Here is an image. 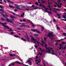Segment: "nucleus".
I'll return each mask as SVG.
<instances>
[{"mask_svg": "<svg viewBox=\"0 0 66 66\" xmlns=\"http://www.w3.org/2000/svg\"><path fill=\"white\" fill-rule=\"evenodd\" d=\"M51 54H52V55H55V53H53V52H52L51 53Z\"/></svg>", "mask_w": 66, "mask_h": 66, "instance_id": "c03bdc74", "label": "nucleus"}, {"mask_svg": "<svg viewBox=\"0 0 66 66\" xmlns=\"http://www.w3.org/2000/svg\"><path fill=\"white\" fill-rule=\"evenodd\" d=\"M56 10H58V11H60V10H59V9H55Z\"/></svg>", "mask_w": 66, "mask_h": 66, "instance_id": "6e6d98bb", "label": "nucleus"}, {"mask_svg": "<svg viewBox=\"0 0 66 66\" xmlns=\"http://www.w3.org/2000/svg\"><path fill=\"white\" fill-rule=\"evenodd\" d=\"M40 51H41V53H43L44 52V51H45V50L44 49L42 50V48H40Z\"/></svg>", "mask_w": 66, "mask_h": 66, "instance_id": "9b49d317", "label": "nucleus"}, {"mask_svg": "<svg viewBox=\"0 0 66 66\" xmlns=\"http://www.w3.org/2000/svg\"><path fill=\"white\" fill-rule=\"evenodd\" d=\"M53 34V32H49L48 33V35L47 36V37H49V36H52V37H53L54 36L53 35H52Z\"/></svg>", "mask_w": 66, "mask_h": 66, "instance_id": "39448f33", "label": "nucleus"}, {"mask_svg": "<svg viewBox=\"0 0 66 66\" xmlns=\"http://www.w3.org/2000/svg\"><path fill=\"white\" fill-rule=\"evenodd\" d=\"M35 36H38V35L36 34L35 35Z\"/></svg>", "mask_w": 66, "mask_h": 66, "instance_id": "680f3d73", "label": "nucleus"}, {"mask_svg": "<svg viewBox=\"0 0 66 66\" xmlns=\"http://www.w3.org/2000/svg\"><path fill=\"white\" fill-rule=\"evenodd\" d=\"M14 36H15V37H17V38H20V37L18 36V35H15Z\"/></svg>", "mask_w": 66, "mask_h": 66, "instance_id": "393cba45", "label": "nucleus"}, {"mask_svg": "<svg viewBox=\"0 0 66 66\" xmlns=\"http://www.w3.org/2000/svg\"><path fill=\"white\" fill-rule=\"evenodd\" d=\"M9 54L10 56H15L16 55L15 54Z\"/></svg>", "mask_w": 66, "mask_h": 66, "instance_id": "2eb2a0df", "label": "nucleus"}, {"mask_svg": "<svg viewBox=\"0 0 66 66\" xmlns=\"http://www.w3.org/2000/svg\"><path fill=\"white\" fill-rule=\"evenodd\" d=\"M42 9V10L44 12V13H48V14L49 15V13L51 14H52V12L49 11V9L50 10V9Z\"/></svg>", "mask_w": 66, "mask_h": 66, "instance_id": "7ed1b4c3", "label": "nucleus"}, {"mask_svg": "<svg viewBox=\"0 0 66 66\" xmlns=\"http://www.w3.org/2000/svg\"><path fill=\"white\" fill-rule=\"evenodd\" d=\"M1 20H4V19L3 18H1Z\"/></svg>", "mask_w": 66, "mask_h": 66, "instance_id": "de8ad7c7", "label": "nucleus"}, {"mask_svg": "<svg viewBox=\"0 0 66 66\" xmlns=\"http://www.w3.org/2000/svg\"><path fill=\"white\" fill-rule=\"evenodd\" d=\"M55 42H60V40H55Z\"/></svg>", "mask_w": 66, "mask_h": 66, "instance_id": "338daca9", "label": "nucleus"}, {"mask_svg": "<svg viewBox=\"0 0 66 66\" xmlns=\"http://www.w3.org/2000/svg\"><path fill=\"white\" fill-rule=\"evenodd\" d=\"M23 17V15L22 14H21L20 17Z\"/></svg>", "mask_w": 66, "mask_h": 66, "instance_id": "8fccbe9b", "label": "nucleus"}, {"mask_svg": "<svg viewBox=\"0 0 66 66\" xmlns=\"http://www.w3.org/2000/svg\"><path fill=\"white\" fill-rule=\"evenodd\" d=\"M45 47V48H46V49H47V45L46 44H45V45L44 46Z\"/></svg>", "mask_w": 66, "mask_h": 66, "instance_id": "2f4dec72", "label": "nucleus"}, {"mask_svg": "<svg viewBox=\"0 0 66 66\" xmlns=\"http://www.w3.org/2000/svg\"><path fill=\"white\" fill-rule=\"evenodd\" d=\"M0 11H1V12H3V11H4V10L3 9H0Z\"/></svg>", "mask_w": 66, "mask_h": 66, "instance_id": "c9c22d12", "label": "nucleus"}, {"mask_svg": "<svg viewBox=\"0 0 66 66\" xmlns=\"http://www.w3.org/2000/svg\"><path fill=\"white\" fill-rule=\"evenodd\" d=\"M46 39H47V37H45L44 39V40H45L46 41Z\"/></svg>", "mask_w": 66, "mask_h": 66, "instance_id": "58836bf2", "label": "nucleus"}, {"mask_svg": "<svg viewBox=\"0 0 66 66\" xmlns=\"http://www.w3.org/2000/svg\"><path fill=\"white\" fill-rule=\"evenodd\" d=\"M57 30H60V27H57Z\"/></svg>", "mask_w": 66, "mask_h": 66, "instance_id": "ea45409f", "label": "nucleus"}, {"mask_svg": "<svg viewBox=\"0 0 66 66\" xmlns=\"http://www.w3.org/2000/svg\"><path fill=\"white\" fill-rule=\"evenodd\" d=\"M15 63H17L18 64H21L22 65H23V63H21L20 62H19V61H16Z\"/></svg>", "mask_w": 66, "mask_h": 66, "instance_id": "ddd939ff", "label": "nucleus"}, {"mask_svg": "<svg viewBox=\"0 0 66 66\" xmlns=\"http://www.w3.org/2000/svg\"><path fill=\"white\" fill-rule=\"evenodd\" d=\"M50 10H51V11H53V12H55V13H57V11L55 10V11H53V10H51V9H50Z\"/></svg>", "mask_w": 66, "mask_h": 66, "instance_id": "4be33fe9", "label": "nucleus"}, {"mask_svg": "<svg viewBox=\"0 0 66 66\" xmlns=\"http://www.w3.org/2000/svg\"><path fill=\"white\" fill-rule=\"evenodd\" d=\"M56 15L58 16H61V15H60V14H57Z\"/></svg>", "mask_w": 66, "mask_h": 66, "instance_id": "5fc2aeb1", "label": "nucleus"}, {"mask_svg": "<svg viewBox=\"0 0 66 66\" xmlns=\"http://www.w3.org/2000/svg\"><path fill=\"white\" fill-rule=\"evenodd\" d=\"M27 62H29V65H32V62L31 61H30V60H28L27 61Z\"/></svg>", "mask_w": 66, "mask_h": 66, "instance_id": "4468645a", "label": "nucleus"}, {"mask_svg": "<svg viewBox=\"0 0 66 66\" xmlns=\"http://www.w3.org/2000/svg\"><path fill=\"white\" fill-rule=\"evenodd\" d=\"M42 28V30H43L44 29V27L43 26L42 27H41Z\"/></svg>", "mask_w": 66, "mask_h": 66, "instance_id": "37998d69", "label": "nucleus"}, {"mask_svg": "<svg viewBox=\"0 0 66 66\" xmlns=\"http://www.w3.org/2000/svg\"><path fill=\"white\" fill-rule=\"evenodd\" d=\"M53 21L54 22H56V21H55V19H54L53 20Z\"/></svg>", "mask_w": 66, "mask_h": 66, "instance_id": "052dcab7", "label": "nucleus"}, {"mask_svg": "<svg viewBox=\"0 0 66 66\" xmlns=\"http://www.w3.org/2000/svg\"><path fill=\"white\" fill-rule=\"evenodd\" d=\"M62 43L63 45H64V44H66L65 42H62Z\"/></svg>", "mask_w": 66, "mask_h": 66, "instance_id": "c85d7f7f", "label": "nucleus"}, {"mask_svg": "<svg viewBox=\"0 0 66 66\" xmlns=\"http://www.w3.org/2000/svg\"><path fill=\"white\" fill-rule=\"evenodd\" d=\"M2 15L6 19V21H7L8 22H11V23H13V22H14V18H16V17H15L13 15H10V16L11 18L12 19H9L8 18V15L7 14H6L5 15L3 14H2Z\"/></svg>", "mask_w": 66, "mask_h": 66, "instance_id": "f257e3e1", "label": "nucleus"}, {"mask_svg": "<svg viewBox=\"0 0 66 66\" xmlns=\"http://www.w3.org/2000/svg\"><path fill=\"white\" fill-rule=\"evenodd\" d=\"M38 55H40V56H41L42 55V53H38Z\"/></svg>", "mask_w": 66, "mask_h": 66, "instance_id": "c756f323", "label": "nucleus"}, {"mask_svg": "<svg viewBox=\"0 0 66 66\" xmlns=\"http://www.w3.org/2000/svg\"><path fill=\"white\" fill-rule=\"evenodd\" d=\"M22 39L23 40L24 42H26V39H23V38H22Z\"/></svg>", "mask_w": 66, "mask_h": 66, "instance_id": "bb28decb", "label": "nucleus"}, {"mask_svg": "<svg viewBox=\"0 0 66 66\" xmlns=\"http://www.w3.org/2000/svg\"><path fill=\"white\" fill-rule=\"evenodd\" d=\"M46 49H48L49 51H51L49 49V48H46Z\"/></svg>", "mask_w": 66, "mask_h": 66, "instance_id": "3c124183", "label": "nucleus"}, {"mask_svg": "<svg viewBox=\"0 0 66 66\" xmlns=\"http://www.w3.org/2000/svg\"><path fill=\"white\" fill-rule=\"evenodd\" d=\"M48 5H50V3L49 2V1H48Z\"/></svg>", "mask_w": 66, "mask_h": 66, "instance_id": "f704fd0d", "label": "nucleus"}, {"mask_svg": "<svg viewBox=\"0 0 66 66\" xmlns=\"http://www.w3.org/2000/svg\"><path fill=\"white\" fill-rule=\"evenodd\" d=\"M62 47L61 46H60V47L59 48V50H61V49H62Z\"/></svg>", "mask_w": 66, "mask_h": 66, "instance_id": "864d4df0", "label": "nucleus"}, {"mask_svg": "<svg viewBox=\"0 0 66 66\" xmlns=\"http://www.w3.org/2000/svg\"><path fill=\"white\" fill-rule=\"evenodd\" d=\"M50 39H51V41H52V40H53V38L52 37H50L49 38Z\"/></svg>", "mask_w": 66, "mask_h": 66, "instance_id": "412c9836", "label": "nucleus"}, {"mask_svg": "<svg viewBox=\"0 0 66 66\" xmlns=\"http://www.w3.org/2000/svg\"><path fill=\"white\" fill-rule=\"evenodd\" d=\"M18 9L19 10H23V9Z\"/></svg>", "mask_w": 66, "mask_h": 66, "instance_id": "bf43d9fd", "label": "nucleus"}, {"mask_svg": "<svg viewBox=\"0 0 66 66\" xmlns=\"http://www.w3.org/2000/svg\"><path fill=\"white\" fill-rule=\"evenodd\" d=\"M60 47H61V46H63V45H62V44H60Z\"/></svg>", "mask_w": 66, "mask_h": 66, "instance_id": "0e129e2a", "label": "nucleus"}, {"mask_svg": "<svg viewBox=\"0 0 66 66\" xmlns=\"http://www.w3.org/2000/svg\"><path fill=\"white\" fill-rule=\"evenodd\" d=\"M42 61H43V62H44V63H45V60H44L43 59L42 60Z\"/></svg>", "mask_w": 66, "mask_h": 66, "instance_id": "13d9d810", "label": "nucleus"}, {"mask_svg": "<svg viewBox=\"0 0 66 66\" xmlns=\"http://www.w3.org/2000/svg\"><path fill=\"white\" fill-rule=\"evenodd\" d=\"M36 29H35V30H34V29H31V31H32V32H35V31H36Z\"/></svg>", "mask_w": 66, "mask_h": 66, "instance_id": "a878e982", "label": "nucleus"}, {"mask_svg": "<svg viewBox=\"0 0 66 66\" xmlns=\"http://www.w3.org/2000/svg\"><path fill=\"white\" fill-rule=\"evenodd\" d=\"M26 9V10H27V11H29V10H32L29 9Z\"/></svg>", "mask_w": 66, "mask_h": 66, "instance_id": "7c9ffc66", "label": "nucleus"}, {"mask_svg": "<svg viewBox=\"0 0 66 66\" xmlns=\"http://www.w3.org/2000/svg\"><path fill=\"white\" fill-rule=\"evenodd\" d=\"M0 7L1 9H4L3 7L2 6H1V5H0Z\"/></svg>", "mask_w": 66, "mask_h": 66, "instance_id": "a19ab883", "label": "nucleus"}, {"mask_svg": "<svg viewBox=\"0 0 66 66\" xmlns=\"http://www.w3.org/2000/svg\"><path fill=\"white\" fill-rule=\"evenodd\" d=\"M34 47L36 48H37V46H36L35 45H34Z\"/></svg>", "mask_w": 66, "mask_h": 66, "instance_id": "4d7b16f0", "label": "nucleus"}, {"mask_svg": "<svg viewBox=\"0 0 66 66\" xmlns=\"http://www.w3.org/2000/svg\"><path fill=\"white\" fill-rule=\"evenodd\" d=\"M40 62H41V61H38V62H37L36 63V64H38L39 63H40Z\"/></svg>", "mask_w": 66, "mask_h": 66, "instance_id": "4c0bfd02", "label": "nucleus"}, {"mask_svg": "<svg viewBox=\"0 0 66 66\" xmlns=\"http://www.w3.org/2000/svg\"><path fill=\"white\" fill-rule=\"evenodd\" d=\"M62 35H66V34L65 33H63L62 34Z\"/></svg>", "mask_w": 66, "mask_h": 66, "instance_id": "09e8293b", "label": "nucleus"}, {"mask_svg": "<svg viewBox=\"0 0 66 66\" xmlns=\"http://www.w3.org/2000/svg\"><path fill=\"white\" fill-rule=\"evenodd\" d=\"M14 10L15 12H16V11H17L18 10L17 9H15Z\"/></svg>", "mask_w": 66, "mask_h": 66, "instance_id": "a18cd8bd", "label": "nucleus"}, {"mask_svg": "<svg viewBox=\"0 0 66 66\" xmlns=\"http://www.w3.org/2000/svg\"><path fill=\"white\" fill-rule=\"evenodd\" d=\"M54 3H55L56 4V5H57V6H58V7H59V8H60V7H62V6L60 5H59L57 4L55 2Z\"/></svg>", "mask_w": 66, "mask_h": 66, "instance_id": "1a4fd4ad", "label": "nucleus"}, {"mask_svg": "<svg viewBox=\"0 0 66 66\" xmlns=\"http://www.w3.org/2000/svg\"><path fill=\"white\" fill-rule=\"evenodd\" d=\"M22 20L23 22H26V20L25 19H23Z\"/></svg>", "mask_w": 66, "mask_h": 66, "instance_id": "79ce46f5", "label": "nucleus"}, {"mask_svg": "<svg viewBox=\"0 0 66 66\" xmlns=\"http://www.w3.org/2000/svg\"><path fill=\"white\" fill-rule=\"evenodd\" d=\"M35 4H36V5H39L38 3V2H36Z\"/></svg>", "mask_w": 66, "mask_h": 66, "instance_id": "e433bc0d", "label": "nucleus"}, {"mask_svg": "<svg viewBox=\"0 0 66 66\" xmlns=\"http://www.w3.org/2000/svg\"><path fill=\"white\" fill-rule=\"evenodd\" d=\"M21 7H23V8H26V7H28L29 8V7L27 6H24L23 5H22L21 6Z\"/></svg>", "mask_w": 66, "mask_h": 66, "instance_id": "9d476101", "label": "nucleus"}, {"mask_svg": "<svg viewBox=\"0 0 66 66\" xmlns=\"http://www.w3.org/2000/svg\"><path fill=\"white\" fill-rule=\"evenodd\" d=\"M12 14H13V15H15V16H19V17H20V15H17L15 14L14 13H12Z\"/></svg>", "mask_w": 66, "mask_h": 66, "instance_id": "f8f14e48", "label": "nucleus"}, {"mask_svg": "<svg viewBox=\"0 0 66 66\" xmlns=\"http://www.w3.org/2000/svg\"><path fill=\"white\" fill-rule=\"evenodd\" d=\"M13 33H14V32H11V35H13V34H14Z\"/></svg>", "mask_w": 66, "mask_h": 66, "instance_id": "49530a36", "label": "nucleus"}, {"mask_svg": "<svg viewBox=\"0 0 66 66\" xmlns=\"http://www.w3.org/2000/svg\"><path fill=\"white\" fill-rule=\"evenodd\" d=\"M58 18H59L60 19H61V16H58Z\"/></svg>", "mask_w": 66, "mask_h": 66, "instance_id": "e2e57ef3", "label": "nucleus"}, {"mask_svg": "<svg viewBox=\"0 0 66 66\" xmlns=\"http://www.w3.org/2000/svg\"><path fill=\"white\" fill-rule=\"evenodd\" d=\"M27 39L28 41H29V38L28 37H27Z\"/></svg>", "mask_w": 66, "mask_h": 66, "instance_id": "603ef678", "label": "nucleus"}, {"mask_svg": "<svg viewBox=\"0 0 66 66\" xmlns=\"http://www.w3.org/2000/svg\"><path fill=\"white\" fill-rule=\"evenodd\" d=\"M30 37L31 38V39H32V40L34 41V43L35 44H36V39H35V38H34V37L31 35H30Z\"/></svg>", "mask_w": 66, "mask_h": 66, "instance_id": "20e7f679", "label": "nucleus"}, {"mask_svg": "<svg viewBox=\"0 0 66 66\" xmlns=\"http://www.w3.org/2000/svg\"><path fill=\"white\" fill-rule=\"evenodd\" d=\"M29 60H30V61H33V59H32L31 58H29Z\"/></svg>", "mask_w": 66, "mask_h": 66, "instance_id": "b1692460", "label": "nucleus"}, {"mask_svg": "<svg viewBox=\"0 0 66 66\" xmlns=\"http://www.w3.org/2000/svg\"><path fill=\"white\" fill-rule=\"evenodd\" d=\"M35 30L37 32V33H42V32H40L37 29H35Z\"/></svg>", "mask_w": 66, "mask_h": 66, "instance_id": "aec40b11", "label": "nucleus"}, {"mask_svg": "<svg viewBox=\"0 0 66 66\" xmlns=\"http://www.w3.org/2000/svg\"><path fill=\"white\" fill-rule=\"evenodd\" d=\"M63 17L64 19H66V16L65 15H63Z\"/></svg>", "mask_w": 66, "mask_h": 66, "instance_id": "cd10ccee", "label": "nucleus"}, {"mask_svg": "<svg viewBox=\"0 0 66 66\" xmlns=\"http://www.w3.org/2000/svg\"><path fill=\"white\" fill-rule=\"evenodd\" d=\"M36 15H33L32 16L34 18H36V17H35Z\"/></svg>", "mask_w": 66, "mask_h": 66, "instance_id": "72a5a7b5", "label": "nucleus"}, {"mask_svg": "<svg viewBox=\"0 0 66 66\" xmlns=\"http://www.w3.org/2000/svg\"><path fill=\"white\" fill-rule=\"evenodd\" d=\"M64 15L66 16V13H64V14H63Z\"/></svg>", "mask_w": 66, "mask_h": 66, "instance_id": "69168bd1", "label": "nucleus"}, {"mask_svg": "<svg viewBox=\"0 0 66 66\" xmlns=\"http://www.w3.org/2000/svg\"><path fill=\"white\" fill-rule=\"evenodd\" d=\"M27 21H29L30 23L32 25L31 26H32V27H35V25L32 22L29 20H27Z\"/></svg>", "mask_w": 66, "mask_h": 66, "instance_id": "423d86ee", "label": "nucleus"}, {"mask_svg": "<svg viewBox=\"0 0 66 66\" xmlns=\"http://www.w3.org/2000/svg\"><path fill=\"white\" fill-rule=\"evenodd\" d=\"M9 7H11V8H15V7H13L12 5H10V6H9Z\"/></svg>", "mask_w": 66, "mask_h": 66, "instance_id": "5701e85b", "label": "nucleus"}, {"mask_svg": "<svg viewBox=\"0 0 66 66\" xmlns=\"http://www.w3.org/2000/svg\"><path fill=\"white\" fill-rule=\"evenodd\" d=\"M38 59V57L37 56H36V59Z\"/></svg>", "mask_w": 66, "mask_h": 66, "instance_id": "774afa93", "label": "nucleus"}, {"mask_svg": "<svg viewBox=\"0 0 66 66\" xmlns=\"http://www.w3.org/2000/svg\"><path fill=\"white\" fill-rule=\"evenodd\" d=\"M1 24H3V26L6 28H7L8 29H10V30H7V31H12V30L11 29H10V28L9 27L7 26L6 25H5L7 24V23L5 22L4 23H1Z\"/></svg>", "mask_w": 66, "mask_h": 66, "instance_id": "f03ea898", "label": "nucleus"}, {"mask_svg": "<svg viewBox=\"0 0 66 66\" xmlns=\"http://www.w3.org/2000/svg\"><path fill=\"white\" fill-rule=\"evenodd\" d=\"M61 2V1L60 0H58L57 3L58 4L59 3V2Z\"/></svg>", "mask_w": 66, "mask_h": 66, "instance_id": "473e14b6", "label": "nucleus"}, {"mask_svg": "<svg viewBox=\"0 0 66 66\" xmlns=\"http://www.w3.org/2000/svg\"><path fill=\"white\" fill-rule=\"evenodd\" d=\"M23 26H24V27H26V28H30V27L29 25H25Z\"/></svg>", "mask_w": 66, "mask_h": 66, "instance_id": "dca6fc26", "label": "nucleus"}, {"mask_svg": "<svg viewBox=\"0 0 66 66\" xmlns=\"http://www.w3.org/2000/svg\"><path fill=\"white\" fill-rule=\"evenodd\" d=\"M41 7H43V8H44L45 9H48V8H46L45 7V6H44L43 5H42V4H40L39 5Z\"/></svg>", "mask_w": 66, "mask_h": 66, "instance_id": "0eeeda50", "label": "nucleus"}, {"mask_svg": "<svg viewBox=\"0 0 66 66\" xmlns=\"http://www.w3.org/2000/svg\"><path fill=\"white\" fill-rule=\"evenodd\" d=\"M44 0H41V1L43 3H45V2H46V1H44ZM37 1H40V0H37Z\"/></svg>", "mask_w": 66, "mask_h": 66, "instance_id": "a211bd4d", "label": "nucleus"}, {"mask_svg": "<svg viewBox=\"0 0 66 66\" xmlns=\"http://www.w3.org/2000/svg\"><path fill=\"white\" fill-rule=\"evenodd\" d=\"M15 6H16V7H16V9H20V8H18V7H20V6L17 5H15Z\"/></svg>", "mask_w": 66, "mask_h": 66, "instance_id": "f3484780", "label": "nucleus"}, {"mask_svg": "<svg viewBox=\"0 0 66 66\" xmlns=\"http://www.w3.org/2000/svg\"><path fill=\"white\" fill-rule=\"evenodd\" d=\"M8 2H9V3H14L12 2V1L9 0H7Z\"/></svg>", "mask_w": 66, "mask_h": 66, "instance_id": "6ab92c4d", "label": "nucleus"}, {"mask_svg": "<svg viewBox=\"0 0 66 66\" xmlns=\"http://www.w3.org/2000/svg\"><path fill=\"white\" fill-rule=\"evenodd\" d=\"M35 7L34 9H38V8L36 6H35L33 5H32V7Z\"/></svg>", "mask_w": 66, "mask_h": 66, "instance_id": "6e6552de", "label": "nucleus"}]
</instances>
